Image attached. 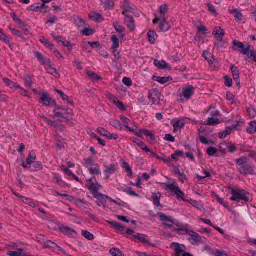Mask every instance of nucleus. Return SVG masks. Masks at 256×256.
I'll use <instances>...</instances> for the list:
<instances>
[{
  "label": "nucleus",
  "instance_id": "1",
  "mask_svg": "<svg viewBox=\"0 0 256 256\" xmlns=\"http://www.w3.org/2000/svg\"><path fill=\"white\" fill-rule=\"evenodd\" d=\"M232 48L234 51H239L242 54L246 55V60L253 58L252 60L256 62V51H254V48L248 45L246 48L244 44L236 40L232 41Z\"/></svg>",
  "mask_w": 256,
  "mask_h": 256
},
{
  "label": "nucleus",
  "instance_id": "2",
  "mask_svg": "<svg viewBox=\"0 0 256 256\" xmlns=\"http://www.w3.org/2000/svg\"><path fill=\"white\" fill-rule=\"evenodd\" d=\"M236 162L238 166L239 172L244 174H254V166L249 164L248 159L246 157H242L236 160Z\"/></svg>",
  "mask_w": 256,
  "mask_h": 256
},
{
  "label": "nucleus",
  "instance_id": "3",
  "mask_svg": "<svg viewBox=\"0 0 256 256\" xmlns=\"http://www.w3.org/2000/svg\"><path fill=\"white\" fill-rule=\"evenodd\" d=\"M229 192H230L232 196L230 200L240 202V200H244L246 203L249 202V198L246 196L245 192L243 190H234L231 187H228Z\"/></svg>",
  "mask_w": 256,
  "mask_h": 256
},
{
  "label": "nucleus",
  "instance_id": "4",
  "mask_svg": "<svg viewBox=\"0 0 256 256\" xmlns=\"http://www.w3.org/2000/svg\"><path fill=\"white\" fill-rule=\"evenodd\" d=\"M194 88L191 85H188L183 87L181 92L178 94V101L182 102H184V98L188 100L190 98L194 93Z\"/></svg>",
  "mask_w": 256,
  "mask_h": 256
},
{
  "label": "nucleus",
  "instance_id": "5",
  "mask_svg": "<svg viewBox=\"0 0 256 256\" xmlns=\"http://www.w3.org/2000/svg\"><path fill=\"white\" fill-rule=\"evenodd\" d=\"M54 114L52 116L54 118H62L68 120L72 116V110L71 109H64L58 106L54 110Z\"/></svg>",
  "mask_w": 256,
  "mask_h": 256
},
{
  "label": "nucleus",
  "instance_id": "6",
  "mask_svg": "<svg viewBox=\"0 0 256 256\" xmlns=\"http://www.w3.org/2000/svg\"><path fill=\"white\" fill-rule=\"evenodd\" d=\"M174 231L186 232V234H188L190 236V238H188V240L190 241L192 244L198 245V244L202 242V239L201 236L196 232L183 228H175Z\"/></svg>",
  "mask_w": 256,
  "mask_h": 256
},
{
  "label": "nucleus",
  "instance_id": "7",
  "mask_svg": "<svg viewBox=\"0 0 256 256\" xmlns=\"http://www.w3.org/2000/svg\"><path fill=\"white\" fill-rule=\"evenodd\" d=\"M88 182L90 184V185H86V187L90 190L94 197L97 198L100 196L102 198V199L104 197V195L98 192V190L102 186L98 182H93L92 178L90 179Z\"/></svg>",
  "mask_w": 256,
  "mask_h": 256
},
{
  "label": "nucleus",
  "instance_id": "8",
  "mask_svg": "<svg viewBox=\"0 0 256 256\" xmlns=\"http://www.w3.org/2000/svg\"><path fill=\"white\" fill-rule=\"evenodd\" d=\"M166 186L165 190H170L176 196V198L178 200H182L184 201V193L180 190L178 186H177L174 183L172 184H164Z\"/></svg>",
  "mask_w": 256,
  "mask_h": 256
},
{
  "label": "nucleus",
  "instance_id": "9",
  "mask_svg": "<svg viewBox=\"0 0 256 256\" xmlns=\"http://www.w3.org/2000/svg\"><path fill=\"white\" fill-rule=\"evenodd\" d=\"M161 93L157 88H153L149 90L148 98L152 102L153 104H160Z\"/></svg>",
  "mask_w": 256,
  "mask_h": 256
},
{
  "label": "nucleus",
  "instance_id": "10",
  "mask_svg": "<svg viewBox=\"0 0 256 256\" xmlns=\"http://www.w3.org/2000/svg\"><path fill=\"white\" fill-rule=\"evenodd\" d=\"M39 102L43 105L50 108H54L56 106V102L45 94L42 95Z\"/></svg>",
  "mask_w": 256,
  "mask_h": 256
},
{
  "label": "nucleus",
  "instance_id": "11",
  "mask_svg": "<svg viewBox=\"0 0 256 256\" xmlns=\"http://www.w3.org/2000/svg\"><path fill=\"white\" fill-rule=\"evenodd\" d=\"M158 214L160 220L163 222V224L166 226L171 228L173 225L176 224L174 221L170 216H168L162 212H159Z\"/></svg>",
  "mask_w": 256,
  "mask_h": 256
},
{
  "label": "nucleus",
  "instance_id": "12",
  "mask_svg": "<svg viewBox=\"0 0 256 256\" xmlns=\"http://www.w3.org/2000/svg\"><path fill=\"white\" fill-rule=\"evenodd\" d=\"M124 16H126L124 20L126 24L130 31H134L135 30V24L133 17L129 14Z\"/></svg>",
  "mask_w": 256,
  "mask_h": 256
},
{
  "label": "nucleus",
  "instance_id": "13",
  "mask_svg": "<svg viewBox=\"0 0 256 256\" xmlns=\"http://www.w3.org/2000/svg\"><path fill=\"white\" fill-rule=\"evenodd\" d=\"M162 22L160 24L159 28L163 32H166L170 30V24L166 22V18L164 16H161Z\"/></svg>",
  "mask_w": 256,
  "mask_h": 256
},
{
  "label": "nucleus",
  "instance_id": "14",
  "mask_svg": "<svg viewBox=\"0 0 256 256\" xmlns=\"http://www.w3.org/2000/svg\"><path fill=\"white\" fill-rule=\"evenodd\" d=\"M214 35L218 36V40L219 42H222V37L224 35V30L220 26H216L214 28L213 32Z\"/></svg>",
  "mask_w": 256,
  "mask_h": 256
},
{
  "label": "nucleus",
  "instance_id": "15",
  "mask_svg": "<svg viewBox=\"0 0 256 256\" xmlns=\"http://www.w3.org/2000/svg\"><path fill=\"white\" fill-rule=\"evenodd\" d=\"M34 55L40 64L43 66L46 65L48 62H50V59L46 58L40 52H34Z\"/></svg>",
  "mask_w": 256,
  "mask_h": 256
},
{
  "label": "nucleus",
  "instance_id": "16",
  "mask_svg": "<svg viewBox=\"0 0 256 256\" xmlns=\"http://www.w3.org/2000/svg\"><path fill=\"white\" fill-rule=\"evenodd\" d=\"M230 12L232 14L235 18V19L238 22H241L243 20V15L240 11L236 8H234L230 10Z\"/></svg>",
  "mask_w": 256,
  "mask_h": 256
},
{
  "label": "nucleus",
  "instance_id": "17",
  "mask_svg": "<svg viewBox=\"0 0 256 256\" xmlns=\"http://www.w3.org/2000/svg\"><path fill=\"white\" fill-rule=\"evenodd\" d=\"M122 8L123 10L122 12L124 15H128V12H133L134 8L130 6L127 0H124L122 6Z\"/></svg>",
  "mask_w": 256,
  "mask_h": 256
},
{
  "label": "nucleus",
  "instance_id": "18",
  "mask_svg": "<svg viewBox=\"0 0 256 256\" xmlns=\"http://www.w3.org/2000/svg\"><path fill=\"white\" fill-rule=\"evenodd\" d=\"M108 222L113 227H114L120 233H122L124 231V230L125 229V226L122 225L114 221Z\"/></svg>",
  "mask_w": 256,
  "mask_h": 256
},
{
  "label": "nucleus",
  "instance_id": "19",
  "mask_svg": "<svg viewBox=\"0 0 256 256\" xmlns=\"http://www.w3.org/2000/svg\"><path fill=\"white\" fill-rule=\"evenodd\" d=\"M106 170H104V174L106 175V178H109L110 174L115 173L116 170V166L114 165H110V166H105Z\"/></svg>",
  "mask_w": 256,
  "mask_h": 256
},
{
  "label": "nucleus",
  "instance_id": "20",
  "mask_svg": "<svg viewBox=\"0 0 256 256\" xmlns=\"http://www.w3.org/2000/svg\"><path fill=\"white\" fill-rule=\"evenodd\" d=\"M46 66V70L48 71V72L54 74H56L60 76V74L58 73L56 69L51 64V61L50 60V62H48L46 65H44Z\"/></svg>",
  "mask_w": 256,
  "mask_h": 256
},
{
  "label": "nucleus",
  "instance_id": "21",
  "mask_svg": "<svg viewBox=\"0 0 256 256\" xmlns=\"http://www.w3.org/2000/svg\"><path fill=\"white\" fill-rule=\"evenodd\" d=\"M44 248H52L54 249L57 248L58 250L62 252V250L60 247L56 244L50 240H48L46 242H44Z\"/></svg>",
  "mask_w": 256,
  "mask_h": 256
},
{
  "label": "nucleus",
  "instance_id": "22",
  "mask_svg": "<svg viewBox=\"0 0 256 256\" xmlns=\"http://www.w3.org/2000/svg\"><path fill=\"white\" fill-rule=\"evenodd\" d=\"M230 70L232 74V76L234 80L239 81V70L237 67H236L234 65H232L230 66ZM238 84H240V82H238Z\"/></svg>",
  "mask_w": 256,
  "mask_h": 256
},
{
  "label": "nucleus",
  "instance_id": "23",
  "mask_svg": "<svg viewBox=\"0 0 256 256\" xmlns=\"http://www.w3.org/2000/svg\"><path fill=\"white\" fill-rule=\"evenodd\" d=\"M86 74L89 78H90L94 82L102 80V78L100 76L90 70L87 71Z\"/></svg>",
  "mask_w": 256,
  "mask_h": 256
},
{
  "label": "nucleus",
  "instance_id": "24",
  "mask_svg": "<svg viewBox=\"0 0 256 256\" xmlns=\"http://www.w3.org/2000/svg\"><path fill=\"white\" fill-rule=\"evenodd\" d=\"M154 64L160 69H166L168 68V64L164 60L158 61V60H155Z\"/></svg>",
  "mask_w": 256,
  "mask_h": 256
},
{
  "label": "nucleus",
  "instance_id": "25",
  "mask_svg": "<svg viewBox=\"0 0 256 256\" xmlns=\"http://www.w3.org/2000/svg\"><path fill=\"white\" fill-rule=\"evenodd\" d=\"M148 41L152 44H154L157 38L156 33L154 31H150L148 33Z\"/></svg>",
  "mask_w": 256,
  "mask_h": 256
},
{
  "label": "nucleus",
  "instance_id": "26",
  "mask_svg": "<svg viewBox=\"0 0 256 256\" xmlns=\"http://www.w3.org/2000/svg\"><path fill=\"white\" fill-rule=\"evenodd\" d=\"M55 91L60 96L61 98L64 100H66L67 103L68 104L72 105L73 104L72 101L70 100L69 97L67 95L65 94L64 92H62V90H58L57 89L55 90Z\"/></svg>",
  "mask_w": 256,
  "mask_h": 256
},
{
  "label": "nucleus",
  "instance_id": "27",
  "mask_svg": "<svg viewBox=\"0 0 256 256\" xmlns=\"http://www.w3.org/2000/svg\"><path fill=\"white\" fill-rule=\"evenodd\" d=\"M40 41L43 43L46 47L50 48L51 50L54 48V44L50 42L44 36L40 37Z\"/></svg>",
  "mask_w": 256,
  "mask_h": 256
},
{
  "label": "nucleus",
  "instance_id": "28",
  "mask_svg": "<svg viewBox=\"0 0 256 256\" xmlns=\"http://www.w3.org/2000/svg\"><path fill=\"white\" fill-rule=\"evenodd\" d=\"M61 232L66 235L71 236L75 231L70 228L68 226H62L60 228Z\"/></svg>",
  "mask_w": 256,
  "mask_h": 256
},
{
  "label": "nucleus",
  "instance_id": "29",
  "mask_svg": "<svg viewBox=\"0 0 256 256\" xmlns=\"http://www.w3.org/2000/svg\"><path fill=\"white\" fill-rule=\"evenodd\" d=\"M246 132L249 134H254L256 132V122H251L249 124V127L246 128Z\"/></svg>",
  "mask_w": 256,
  "mask_h": 256
},
{
  "label": "nucleus",
  "instance_id": "30",
  "mask_svg": "<svg viewBox=\"0 0 256 256\" xmlns=\"http://www.w3.org/2000/svg\"><path fill=\"white\" fill-rule=\"evenodd\" d=\"M110 125H112L115 128H119L121 130L122 129V125L121 124V122L118 120L111 119L110 120Z\"/></svg>",
  "mask_w": 256,
  "mask_h": 256
},
{
  "label": "nucleus",
  "instance_id": "31",
  "mask_svg": "<svg viewBox=\"0 0 256 256\" xmlns=\"http://www.w3.org/2000/svg\"><path fill=\"white\" fill-rule=\"evenodd\" d=\"M88 171L92 175H100L102 174L100 169V168L99 166H91L88 169Z\"/></svg>",
  "mask_w": 256,
  "mask_h": 256
},
{
  "label": "nucleus",
  "instance_id": "32",
  "mask_svg": "<svg viewBox=\"0 0 256 256\" xmlns=\"http://www.w3.org/2000/svg\"><path fill=\"white\" fill-rule=\"evenodd\" d=\"M113 26L115 30L120 34H122L126 30L125 28L122 26L118 25V22H114L113 24Z\"/></svg>",
  "mask_w": 256,
  "mask_h": 256
},
{
  "label": "nucleus",
  "instance_id": "33",
  "mask_svg": "<svg viewBox=\"0 0 256 256\" xmlns=\"http://www.w3.org/2000/svg\"><path fill=\"white\" fill-rule=\"evenodd\" d=\"M111 40L112 42L111 48H118L120 46L118 38L115 35H112Z\"/></svg>",
  "mask_w": 256,
  "mask_h": 256
},
{
  "label": "nucleus",
  "instance_id": "34",
  "mask_svg": "<svg viewBox=\"0 0 256 256\" xmlns=\"http://www.w3.org/2000/svg\"><path fill=\"white\" fill-rule=\"evenodd\" d=\"M112 256H124L122 252L118 248H112L110 250Z\"/></svg>",
  "mask_w": 256,
  "mask_h": 256
},
{
  "label": "nucleus",
  "instance_id": "35",
  "mask_svg": "<svg viewBox=\"0 0 256 256\" xmlns=\"http://www.w3.org/2000/svg\"><path fill=\"white\" fill-rule=\"evenodd\" d=\"M220 123V120L217 118H209L206 124L214 126Z\"/></svg>",
  "mask_w": 256,
  "mask_h": 256
},
{
  "label": "nucleus",
  "instance_id": "36",
  "mask_svg": "<svg viewBox=\"0 0 256 256\" xmlns=\"http://www.w3.org/2000/svg\"><path fill=\"white\" fill-rule=\"evenodd\" d=\"M134 237L136 239H138L144 244L148 242V240H146V235L138 234L134 236Z\"/></svg>",
  "mask_w": 256,
  "mask_h": 256
},
{
  "label": "nucleus",
  "instance_id": "37",
  "mask_svg": "<svg viewBox=\"0 0 256 256\" xmlns=\"http://www.w3.org/2000/svg\"><path fill=\"white\" fill-rule=\"evenodd\" d=\"M160 194L158 193V194H152V199H153V202L154 205L156 206H160Z\"/></svg>",
  "mask_w": 256,
  "mask_h": 256
},
{
  "label": "nucleus",
  "instance_id": "38",
  "mask_svg": "<svg viewBox=\"0 0 256 256\" xmlns=\"http://www.w3.org/2000/svg\"><path fill=\"white\" fill-rule=\"evenodd\" d=\"M184 122L182 120H178L173 125L174 131H176L178 128H181L184 126Z\"/></svg>",
  "mask_w": 256,
  "mask_h": 256
},
{
  "label": "nucleus",
  "instance_id": "39",
  "mask_svg": "<svg viewBox=\"0 0 256 256\" xmlns=\"http://www.w3.org/2000/svg\"><path fill=\"white\" fill-rule=\"evenodd\" d=\"M74 23L79 28L84 26L85 24V22L78 16L74 18Z\"/></svg>",
  "mask_w": 256,
  "mask_h": 256
},
{
  "label": "nucleus",
  "instance_id": "40",
  "mask_svg": "<svg viewBox=\"0 0 256 256\" xmlns=\"http://www.w3.org/2000/svg\"><path fill=\"white\" fill-rule=\"evenodd\" d=\"M140 132L143 133L146 136L150 137L152 140H154V134L148 130L146 129H140Z\"/></svg>",
  "mask_w": 256,
  "mask_h": 256
},
{
  "label": "nucleus",
  "instance_id": "41",
  "mask_svg": "<svg viewBox=\"0 0 256 256\" xmlns=\"http://www.w3.org/2000/svg\"><path fill=\"white\" fill-rule=\"evenodd\" d=\"M104 7L107 9H112L114 6L112 0H102Z\"/></svg>",
  "mask_w": 256,
  "mask_h": 256
},
{
  "label": "nucleus",
  "instance_id": "42",
  "mask_svg": "<svg viewBox=\"0 0 256 256\" xmlns=\"http://www.w3.org/2000/svg\"><path fill=\"white\" fill-rule=\"evenodd\" d=\"M122 166L126 169L128 176H131L132 174V172L129 164L126 162H124Z\"/></svg>",
  "mask_w": 256,
  "mask_h": 256
},
{
  "label": "nucleus",
  "instance_id": "43",
  "mask_svg": "<svg viewBox=\"0 0 256 256\" xmlns=\"http://www.w3.org/2000/svg\"><path fill=\"white\" fill-rule=\"evenodd\" d=\"M172 158L174 160H178V159L177 158L178 156H180L181 158H182L184 156V152L180 150H176L172 155Z\"/></svg>",
  "mask_w": 256,
  "mask_h": 256
},
{
  "label": "nucleus",
  "instance_id": "44",
  "mask_svg": "<svg viewBox=\"0 0 256 256\" xmlns=\"http://www.w3.org/2000/svg\"><path fill=\"white\" fill-rule=\"evenodd\" d=\"M247 112L250 117L251 118H254L256 116V110L252 106H250L247 108Z\"/></svg>",
  "mask_w": 256,
  "mask_h": 256
},
{
  "label": "nucleus",
  "instance_id": "45",
  "mask_svg": "<svg viewBox=\"0 0 256 256\" xmlns=\"http://www.w3.org/2000/svg\"><path fill=\"white\" fill-rule=\"evenodd\" d=\"M114 103L116 106V107L121 110H124V106L122 102L120 101L118 98H116L114 96Z\"/></svg>",
  "mask_w": 256,
  "mask_h": 256
},
{
  "label": "nucleus",
  "instance_id": "46",
  "mask_svg": "<svg viewBox=\"0 0 256 256\" xmlns=\"http://www.w3.org/2000/svg\"><path fill=\"white\" fill-rule=\"evenodd\" d=\"M232 130V128H226V130L224 132L220 133V138H225L228 135L230 134Z\"/></svg>",
  "mask_w": 256,
  "mask_h": 256
},
{
  "label": "nucleus",
  "instance_id": "47",
  "mask_svg": "<svg viewBox=\"0 0 256 256\" xmlns=\"http://www.w3.org/2000/svg\"><path fill=\"white\" fill-rule=\"evenodd\" d=\"M180 166H174L173 168V172H174L175 174H177L180 176L185 178V174L183 172H181L180 169Z\"/></svg>",
  "mask_w": 256,
  "mask_h": 256
},
{
  "label": "nucleus",
  "instance_id": "48",
  "mask_svg": "<svg viewBox=\"0 0 256 256\" xmlns=\"http://www.w3.org/2000/svg\"><path fill=\"white\" fill-rule=\"evenodd\" d=\"M33 167L34 168L33 170L38 171L42 168L43 165L42 162L33 161Z\"/></svg>",
  "mask_w": 256,
  "mask_h": 256
},
{
  "label": "nucleus",
  "instance_id": "49",
  "mask_svg": "<svg viewBox=\"0 0 256 256\" xmlns=\"http://www.w3.org/2000/svg\"><path fill=\"white\" fill-rule=\"evenodd\" d=\"M168 5L165 4L161 6L160 7V16H164L165 17V14L168 12Z\"/></svg>",
  "mask_w": 256,
  "mask_h": 256
},
{
  "label": "nucleus",
  "instance_id": "50",
  "mask_svg": "<svg viewBox=\"0 0 256 256\" xmlns=\"http://www.w3.org/2000/svg\"><path fill=\"white\" fill-rule=\"evenodd\" d=\"M4 82L7 84L8 86H9L10 88H16V86H16V84H14L13 82L11 81L8 78H3Z\"/></svg>",
  "mask_w": 256,
  "mask_h": 256
},
{
  "label": "nucleus",
  "instance_id": "51",
  "mask_svg": "<svg viewBox=\"0 0 256 256\" xmlns=\"http://www.w3.org/2000/svg\"><path fill=\"white\" fill-rule=\"evenodd\" d=\"M82 235L88 240H92L94 238L93 234L87 230H82Z\"/></svg>",
  "mask_w": 256,
  "mask_h": 256
},
{
  "label": "nucleus",
  "instance_id": "52",
  "mask_svg": "<svg viewBox=\"0 0 256 256\" xmlns=\"http://www.w3.org/2000/svg\"><path fill=\"white\" fill-rule=\"evenodd\" d=\"M0 39L3 40L6 44H8L10 42L8 38L2 32V30L0 28Z\"/></svg>",
  "mask_w": 256,
  "mask_h": 256
},
{
  "label": "nucleus",
  "instance_id": "53",
  "mask_svg": "<svg viewBox=\"0 0 256 256\" xmlns=\"http://www.w3.org/2000/svg\"><path fill=\"white\" fill-rule=\"evenodd\" d=\"M82 34L86 36H92L94 34L93 30L92 28H84L82 31Z\"/></svg>",
  "mask_w": 256,
  "mask_h": 256
},
{
  "label": "nucleus",
  "instance_id": "54",
  "mask_svg": "<svg viewBox=\"0 0 256 256\" xmlns=\"http://www.w3.org/2000/svg\"><path fill=\"white\" fill-rule=\"evenodd\" d=\"M170 78L169 77H160V76H158L156 78V80L162 84H164L166 82L169 81Z\"/></svg>",
  "mask_w": 256,
  "mask_h": 256
},
{
  "label": "nucleus",
  "instance_id": "55",
  "mask_svg": "<svg viewBox=\"0 0 256 256\" xmlns=\"http://www.w3.org/2000/svg\"><path fill=\"white\" fill-rule=\"evenodd\" d=\"M218 152L216 148L214 147H210L207 150V154L210 156L214 155Z\"/></svg>",
  "mask_w": 256,
  "mask_h": 256
},
{
  "label": "nucleus",
  "instance_id": "56",
  "mask_svg": "<svg viewBox=\"0 0 256 256\" xmlns=\"http://www.w3.org/2000/svg\"><path fill=\"white\" fill-rule=\"evenodd\" d=\"M32 156L31 155V153H30L29 154L28 157L26 160V164L24 162L22 163V166L24 168H28V165H30L29 168H30V166L32 162Z\"/></svg>",
  "mask_w": 256,
  "mask_h": 256
},
{
  "label": "nucleus",
  "instance_id": "57",
  "mask_svg": "<svg viewBox=\"0 0 256 256\" xmlns=\"http://www.w3.org/2000/svg\"><path fill=\"white\" fill-rule=\"evenodd\" d=\"M42 118L44 120V122H46L48 125H50L52 126L56 127V125L55 122L52 121L44 116L42 117Z\"/></svg>",
  "mask_w": 256,
  "mask_h": 256
},
{
  "label": "nucleus",
  "instance_id": "58",
  "mask_svg": "<svg viewBox=\"0 0 256 256\" xmlns=\"http://www.w3.org/2000/svg\"><path fill=\"white\" fill-rule=\"evenodd\" d=\"M84 161L85 162V164L87 167L88 166H92L94 162L93 158L90 157L84 159Z\"/></svg>",
  "mask_w": 256,
  "mask_h": 256
},
{
  "label": "nucleus",
  "instance_id": "59",
  "mask_svg": "<svg viewBox=\"0 0 256 256\" xmlns=\"http://www.w3.org/2000/svg\"><path fill=\"white\" fill-rule=\"evenodd\" d=\"M96 131L98 134H100V135L106 137L108 136V132L106 130L102 128H99L97 129Z\"/></svg>",
  "mask_w": 256,
  "mask_h": 256
},
{
  "label": "nucleus",
  "instance_id": "60",
  "mask_svg": "<svg viewBox=\"0 0 256 256\" xmlns=\"http://www.w3.org/2000/svg\"><path fill=\"white\" fill-rule=\"evenodd\" d=\"M123 192L131 196H138V195L132 190V188H129L128 190H124Z\"/></svg>",
  "mask_w": 256,
  "mask_h": 256
},
{
  "label": "nucleus",
  "instance_id": "61",
  "mask_svg": "<svg viewBox=\"0 0 256 256\" xmlns=\"http://www.w3.org/2000/svg\"><path fill=\"white\" fill-rule=\"evenodd\" d=\"M22 249H18L17 252H9L8 254L10 256H20L22 254Z\"/></svg>",
  "mask_w": 256,
  "mask_h": 256
},
{
  "label": "nucleus",
  "instance_id": "62",
  "mask_svg": "<svg viewBox=\"0 0 256 256\" xmlns=\"http://www.w3.org/2000/svg\"><path fill=\"white\" fill-rule=\"evenodd\" d=\"M202 56L206 60H208L209 58H212L214 61L216 60V59L212 57L211 54L208 51L204 52Z\"/></svg>",
  "mask_w": 256,
  "mask_h": 256
},
{
  "label": "nucleus",
  "instance_id": "63",
  "mask_svg": "<svg viewBox=\"0 0 256 256\" xmlns=\"http://www.w3.org/2000/svg\"><path fill=\"white\" fill-rule=\"evenodd\" d=\"M61 169L64 171L68 176H71L73 175L72 172L68 168H66L64 166H61Z\"/></svg>",
  "mask_w": 256,
  "mask_h": 256
},
{
  "label": "nucleus",
  "instance_id": "64",
  "mask_svg": "<svg viewBox=\"0 0 256 256\" xmlns=\"http://www.w3.org/2000/svg\"><path fill=\"white\" fill-rule=\"evenodd\" d=\"M212 254L214 256H228L222 251L216 250L212 252Z\"/></svg>",
  "mask_w": 256,
  "mask_h": 256
}]
</instances>
